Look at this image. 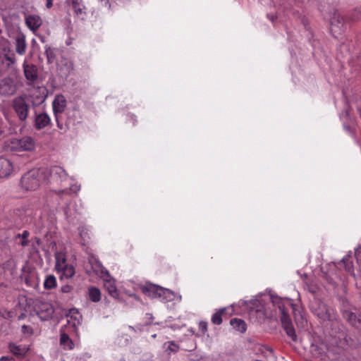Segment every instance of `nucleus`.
I'll use <instances>...</instances> for the list:
<instances>
[{
	"label": "nucleus",
	"instance_id": "6e6552de",
	"mask_svg": "<svg viewBox=\"0 0 361 361\" xmlns=\"http://www.w3.org/2000/svg\"><path fill=\"white\" fill-rule=\"evenodd\" d=\"M67 324L66 329L68 332L77 333L78 327L81 324L82 315L78 310L73 308L71 309L66 314Z\"/></svg>",
	"mask_w": 361,
	"mask_h": 361
},
{
	"label": "nucleus",
	"instance_id": "9b49d317",
	"mask_svg": "<svg viewBox=\"0 0 361 361\" xmlns=\"http://www.w3.org/2000/svg\"><path fill=\"white\" fill-rule=\"evenodd\" d=\"M312 310L322 319L331 320L333 319L331 310L322 302L315 300L311 305Z\"/></svg>",
	"mask_w": 361,
	"mask_h": 361
},
{
	"label": "nucleus",
	"instance_id": "7ed1b4c3",
	"mask_svg": "<svg viewBox=\"0 0 361 361\" xmlns=\"http://www.w3.org/2000/svg\"><path fill=\"white\" fill-rule=\"evenodd\" d=\"M92 269L99 277L102 279L104 286L109 295L114 298H117L119 295L118 291L115 281L111 277L109 271L99 262H95L92 264Z\"/></svg>",
	"mask_w": 361,
	"mask_h": 361
},
{
	"label": "nucleus",
	"instance_id": "8fccbe9b",
	"mask_svg": "<svg viewBox=\"0 0 361 361\" xmlns=\"http://www.w3.org/2000/svg\"><path fill=\"white\" fill-rule=\"evenodd\" d=\"M130 118H131L132 120H133V121H134V116H130Z\"/></svg>",
	"mask_w": 361,
	"mask_h": 361
},
{
	"label": "nucleus",
	"instance_id": "f704fd0d",
	"mask_svg": "<svg viewBox=\"0 0 361 361\" xmlns=\"http://www.w3.org/2000/svg\"><path fill=\"white\" fill-rule=\"evenodd\" d=\"M179 347L177 344H176L173 341L169 342V345L167 347L166 350L169 353H176L178 350Z\"/></svg>",
	"mask_w": 361,
	"mask_h": 361
},
{
	"label": "nucleus",
	"instance_id": "09e8293b",
	"mask_svg": "<svg viewBox=\"0 0 361 361\" xmlns=\"http://www.w3.org/2000/svg\"><path fill=\"white\" fill-rule=\"evenodd\" d=\"M4 117H5V118H6L8 121H9V119H8V116H7L6 114H4Z\"/></svg>",
	"mask_w": 361,
	"mask_h": 361
},
{
	"label": "nucleus",
	"instance_id": "cd10ccee",
	"mask_svg": "<svg viewBox=\"0 0 361 361\" xmlns=\"http://www.w3.org/2000/svg\"><path fill=\"white\" fill-rule=\"evenodd\" d=\"M230 324L234 329L239 332L243 333L246 331V324L243 319L234 318L231 320Z\"/></svg>",
	"mask_w": 361,
	"mask_h": 361
},
{
	"label": "nucleus",
	"instance_id": "1a4fd4ad",
	"mask_svg": "<svg viewBox=\"0 0 361 361\" xmlns=\"http://www.w3.org/2000/svg\"><path fill=\"white\" fill-rule=\"evenodd\" d=\"M20 277L27 286L33 288L39 287V281L37 273L35 270L30 269L29 267L24 266L22 268Z\"/></svg>",
	"mask_w": 361,
	"mask_h": 361
},
{
	"label": "nucleus",
	"instance_id": "f8f14e48",
	"mask_svg": "<svg viewBox=\"0 0 361 361\" xmlns=\"http://www.w3.org/2000/svg\"><path fill=\"white\" fill-rule=\"evenodd\" d=\"M346 27V20L338 13L334 12L331 18V30L336 34L343 32Z\"/></svg>",
	"mask_w": 361,
	"mask_h": 361
},
{
	"label": "nucleus",
	"instance_id": "2eb2a0df",
	"mask_svg": "<svg viewBox=\"0 0 361 361\" xmlns=\"http://www.w3.org/2000/svg\"><path fill=\"white\" fill-rule=\"evenodd\" d=\"M52 106L55 118H57V115L62 114L66 106L65 97L61 94L57 95L53 101Z\"/></svg>",
	"mask_w": 361,
	"mask_h": 361
},
{
	"label": "nucleus",
	"instance_id": "37998d69",
	"mask_svg": "<svg viewBox=\"0 0 361 361\" xmlns=\"http://www.w3.org/2000/svg\"><path fill=\"white\" fill-rule=\"evenodd\" d=\"M4 132H5V126H4V124L1 118L0 119V136L4 135Z\"/></svg>",
	"mask_w": 361,
	"mask_h": 361
},
{
	"label": "nucleus",
	"instance_id": "a19ab883",
	"mask_svg": "<svg viewBox=\"0 0 361 361\" xmlns=\"http://www.w3.org/2000/svg\"><path fill=\"white\" fill-rule=\"evenodd\" d=\"M22 331L23 334H32V329H31V327H30L28 326L23 325L22 326Z\"/></svg>",
	"mask_w": 361,
	"mask_h": 361
},
{
	"label": "nucleus",
	"instance_id": "dca6fc26",
	"mask_svg": "<svg viewBox=\"0 0 361 361\" xmlns=\"http://www.w3.org/2000/svg\"><path fill=\"white\" fill-rule=\"evenodd\" d=\"M66 176L68 180L61 182V179L59 178L58 181H53V183L58 184L63 188L62 190H59V191H57V192H68V190H71L74 192H77L78 191H79L80 189V186L77 184H71V178L68 176L67 174Z\"/></svg>",
	"mask_w": 361,
	"mask_h": 361
},
{
	"label": "nucleus",
	"instance_id": "f3484780",
	"mask_svg": "<svg viewBox=\"0 0 361 361\" xmlns=\"http://www.w3.org/2000/svg\"><path fill=\"white\" fill-rule=\"evenodd\" d=\"M13 171V165L10 160L0 157V178H6Z\"/></svg>",
	"mask_w": 361,
	"mask_h": 361
},
{
	"label": "nucleus",
	"instance_id": "3c124183",
	"mask_svg": "<svg viewBox=\"0 0 361 361\" xmlns=\"http://www.w3.org/2000/svg\"><path fill=\"white\" fill-rule=\"evenodd\" d=\"M119 361H126L124 359H121Z\"/></svg>",
	"mask_w": 361,
	"mask_h": 361
},
{
	"label": "nucleus",
	"instance_id": "e433bc0d",
	"mask_svg": "<svg viewBox=\"0 0 361 361\" xmlns=\"http://www.w3.org/2000/svg\"><path fill=\"white\" fill-rule=\"evenodd\" d=\"M199 330L204 334L207 331V322H200L199 323Z\"/></svg>",
	"mask_w": 361,
	"mask_h": 361
},
{
	"label": "nucleus",
	"instance_id": "9d476101",
	"mask_svg": "<svg viewBox=\"0 0 361 361\" xmlns=\"http://www.w3.org/2000/svg\"><path fill=\"white\" fill-rule=\"evenodd\" d=\"M8 348L9 352L18 359L25 357L30 350V345L16 342H10Z\"/></svg>",
	"mask_w": 361,
	"mask_h": 361
},
{
	"label": "nucleus",
	"instance_id": "de8ad7c7",
	"mask_svg": "<svg viewBox=\"0 0 361 361\" xmlns=\"http://www.w3.org/2000/svg\"><path fill=\"white\" fill-rule=\"evenodd\" d=\"M101 2H104L105 6H108V8H109L111 7V5L109 4L110 0H99Z\"/></svg>",
	"mask_w": 361,
	"mask_h": 361
},
{
	"label": "nucleus",
	"instance_id": "412c9836",
	"mask_svg": "<svg viewBox=\"0 0 361 361\" xmlns=\"http://www.w3.org/2000/svg\"><path fill=\"white\" fill-rule=\"evenodd\" d=\"M343 317L355 328H361V317L350 311H345Z\"/></svg>",
	"mask_w": 361,
	"mask_h": 361
},
{
	"label": "nucleus",
	"instance_id": "f257e3e1",
	"mask_svg": "<svg viewBox=\"0 0 361 361\" xmlns=\"http://www.w3.org/2000/svg\"><path fill=\"white\" fill-rule=\"evenodd\" d=\"M59 178L61 182L68 180L65 170L60 166H54L50 169H34L23 176L20 184L26 190H35L48 182L58 181Z\"/></svg>",
	"mask_w": 361,
	"mask_h": 361
},
{
	"label": "nucleus",
	"instance_id": "aec40b11",
	"mask_svg": "<svg viewBox=\"0 0 361 361\" xmlns=\"http://www.w3.org/2000/svg\"><path fill=\"white\" fill-rule=\"evenodd\" d=\"M142 290L149 298H159L162 287L154 284H147L142 288Z\"/></svg>",
	"mask_w": 361,
	"mask_h": 361
},
{
	"label": "nucleus",
	"instance_id": "2f4dec72",
	"mask_svg": "<svg viewBox=\"0 0 361 361\" xmlns=\"http://www.w3.org/2000/svg\"><path fill=\"white\" fill-rule=\"evenodd\" d=\"M56 286V279L54 275H49L44 281V287L46 289H51Z\"/></svg>",
	"mask_w": 361,
	"mask_h": 361
},
{
	"label": "nucleus",
	"instance_id": "5701e85b",
	"mask_svg": "<svg viewBox=\"0 0 361 361\" xmlns=\"http://www.w3.org/2000/svg\"><path fill=\"white\" fill-rule=\"evenodd\" d=\"M163 302H170L172 300H177L180 301L181 295H176L173 292L171 291L169 289L163 288L161 292L159 298Z\"/></svg>",
	"mask_w": 361,
	"mask_h": 361
},
{
	"label": "nucleus",
	"instance_id": "c756f323",
	"mask_svg": "<svg viewBox=\"0 0 361 361\" xmlns=\"http://www.w3.org/2000/svg\"><path fill=\"white\" fill-rule=\"evenodd\" d=\"M89 298L94 302H99L101 299V292L99 288L91 287L88 290Z\"/></svg>",
	"mask_w": 361,
	"mask_h": 361
},
{
	"label": "nucleus",
	"instance_id": "39448f33",
	"mask_svg": "<svg viewBox=\"0 0 361 361\" xmlns=\"http://www.w3.org/2000/svg\"><path fill=\"white\" fill-rule=\"evenodd\" d=\"M55 269L61 274V278L70 279L75 274L73 266L68 264L66 261V255L63 252L55 253Z\"/></svg>",
	"mask_w": 361,
	"mask_h": 361
},
{
	"label": "nucleus",
	"instance_id": "b1692460",
	"mask_svg": "<svg viewBox=\"0 0 361 361\" xmlns=\"http://www.w3.org/2000/svg\"><path fill=\"white\" fill-rule=\"evenodd\" d=\"M24 73L27 80L34 82L37 78V70L33 65L23 64Z\"/></svg>",
	"mask_w": 361,
	"mask_h": 361
},
{
	"label": "nucleus",
	"instance_id": "6ab92c4d",
	"mask_svg": "<svg viewBox=\"0 0 361 361\" xmlns=\"http://www.w3.org/2000/svg\"><path fill=\"white\" fill-rule=\"evenodd\" d=\"M51 123V118L47 113H41L36 115L34 121V126L37 130L44 128Z\"/></svg>",
	"mask_w": 361,
	"mask_h": 361
},
{
	"label": "nucleus",
	"instance_id": "4468645a",
	"mask_svg": "<svg viewBox=\"0 0 361 361\" xmlns=\"http://www.w3.org/2000/svg\"><path fill=\"white\" fill-rule=\"evenodd\" d=\"M25 21L27 27L32 32H35L42 24L41 17L37 14H26L25 16Z\"/></svg>",
	"mask_w": 361,
	"mask_h": 361
},
{
	"label": "nucleus",
	"instance_id": "a211bd4d",
	"mask_svg": "<svg viewBox=\"0 0 361 361\" xmlns=\"http://www.w3.org/2000/svg\"><path fill=\"white\" fill-rule=\"evenodd\" d=\"M58 70L61 77L67 78L73 70V64L71 61L63 59L59 65Z\"/></svg>",
	"mask_w": 361,
	"mask_h": 361
},
{
	"label": "nucleus",
	"instance_id": "f03ea898",
	"mask_svg": "<svg viewBox=\"0 0 361 361\" xmlns=\"http://www.w3.org/2000/svg\"><path fill=\"white\" fill-rule=\"evenodd\" d=\"M270 299L271 300L273 304L275 306H277L280 313L281 314V321L282 326L286 331L287 335L288 337H290L293 341L296 340V334L295 331L293 328L291 319L290 318L288 310H287V306L290 307L294 311L295 307L292 302V300L290 299H282L281 298H279L277 296H270Z\"/></svg>",
	"mask_w": 361,
	"mask_h": 361
},
{
	"label": "nucleus",
	"instance_id": "79ce46f5",
	"mask_svg": "<svg viewBox=\"0 0 361 361\" xmlns=\"http://www.w3.org/2000/svg\"><path fill=\"white\" fill-rule=\"evenodd\" d=\"M45 52H46L48 61H51L52 60L53 55H52L50 47L46 48Z\"/></svg>",
	"mask_w": 361,
	"mask_h": 361
},
{
	"label": "nucleus",
	"instance_id": "49530a36",
	"mask_svg": "<svg viewBox=\"0 0 361 361\" xmlns=\"http://www.w3.org/2000/svg\"><path fill=\"white\" fill-rule=\"evenodd\" d=\"M46 6L48 8H51L53 5V0H46Z\"/></svg>",
	"mask_w": 361,
	"mask_h": 361
},
{
	"label": "nucleus",
	"instance_id": "4be33fe9",
	"mask_svg": "<svg viewBox=\"0 0 361 361\" xmlns=\"http://www.w3.org/2000/svg\"><path fill=\"white\" fill-rule=\"evenodd\" d=\"M71 5L75 15L81 18L86 16V7L82 0H71Z\"/></svg>",
	"mask_w": 361,
	"mask_h": 361
},
{
	"label": "nucleus",
	"instance_id": "72a5a7b5",
	"mask_svg": "<svg viewBox=\"0 0 361 361\" xmlns=\"http://www.w3.org/2000/svg\"><path fill=\"white\" fill-rule=\"evenodd\" d=\"M361 18V8H356L351 14L350 20L355 21Z\"/></svg>",
	"mask_w": 361,
	"mask_h": 361
},
{
	"label": "nucleus",
	"instance_id": "58836bf2",
	"mask_svg": "<svg viewBox=\"0 0 361 361\" xmlns=\"http://www.w3.org/2000/svg\"><path fill=\"white\" fill-rule=\"evenodd\" d=\"M85 230L86 229L83 227L79 228L80 235L84 239V240H85L86 238H88L87 232L85 231Z\"/></svg>",
	"mask_w": 361,
	"mask_h": 361
},
{
	"label": "nucleus",
	"instance_id": "c9c22d12",
	"mask_svg": "<svg viewBox=\"0 0 361 361\" xmlns=\"http://www.w3.org/2000/svg\"><path fill=\"white\" fill-rule=\"evenodd\" d=\"M30 233L27 231H24L21 235H20L19 236L23 238V240L21 242V245L23 246H25L27 245V238H28Z\"/></svg>",
	"mask_w": 361,
	"mask_h": 361
},
{
	"label": "nucleus",
	"instance_id": "ddd939ff",
	"mask_svg": "<svg viewBox=\"0 0 361 361\" xmlns=\"http://www.w3.org/2000/svg\"><path fill=\"white\" fill-rule=\"evenodd\" d=\"M262 295H257L249 302H243L245 306L250 310V314L255 313L264 315V300Z\"/></svg>",
	"mask_w": 361,
	"mask_h": 361
},
{
	"label": "nucleus",
	"instance_id": "20e7f679",
	"mask_svg": "<svg viewBox=\"0 0 361 361\" xmlns=\"http://www.w3.org/2000/svg\"><path fill=\"white\" fill-rule=\"evenodd\" d=\"M5 148L11 152H30L35 148V141L30 136L11 138L5 142Z\"/></svg>",
	"mask_w": 361,
	"mask_h": 361
},
{
	"label": "nucleus",
	"instance_id": "a18cd8bd",
	"mask_svg": "<svg viewBox=\"0 0 361 361\" xmlns=\"http://www.w3.org/2000/svg\"><path fill=\"white\" fill-rule=\"evenodd\" d=\"M59 115H57V118H56V126L59 128L60 129H63V125L62 123H61L59 122Z\"/></svg>",
	"mask_w": 361,
	"mask_h": 361
},
{
	"label": "nucleus",
	"instance_id": "c03bdc74",
	"mask_svg": "<svg viewBox=\"0 0 361 361\" xmlns=\"http://www.w3.org/2000/svg\"><path fill=\"white\" fill-rule=\"evenodd\" d=\"M0 361H16L13 357L3 356L0 358Z\"/></svg>",
	"mask_w": 361,
	"mask_h": 361
},
{
	"label": "nucleus",
	"instance_id": "393cba45",
	"mask_svg": "<svg viewBox=\"0 0 361 361\" xmlns=\"http://www.w3.org/2000/svg\"><path fill=\"white\" fill-rule=\"evenodd\" d=\"M340 266H343L345 270L350 275L354 276V267L353 263L352 260V257L350 255L345 256L341 262L339 263Z\"/></svg>",
	"mask_w": 361,
	"mask_h": 361
},
{
	"label": "nucleus",
	"instance_id": "ea45409f",
	"mask_svg": "<svg viewBox=\"0 0 361 361\" xmlns=\"http://www.w3.org/2000/svg\"><path fill=\"white\" fill-rule=\"evenodd\" d=\"M73 288L71 286L69 285H65L61 287V291L63 293H70L72 290Z\"/></svg>",
	"mask_w": 361,
	"mask_h": 361
},
{
	"label": "nucleus",
	"instance_id": "4c0bfd02",
	"mask_svg": "<svg viewBox=\"0 0 361 361\" xmlns=\"http://www.w3.org/2000/svg\"><path fill=\"white\" fill-rule=\"evenodd\" d=\"M355 255L357 259V264L361 267V247H358L355 249Z\"/></svg>",
	"mask_w": 361,
	"mask_h": 361
},
{
	"label": "nucleus",
	"instance_id": "bb28decb",
	"mask_svg": "<svg viewBox=\"0 0 361 361\" xmlns=\"http://www.w3.org/2000/svg\"><path fill=\"white\" fill-rule=\"evenodd\" d=\"M60 343L64 349L72 350L74 344L69 336L66 332L61 333Z\"/></svg>",
	"mask_w": 361,
	"mask_h": 361
},
{
	"label": "nucleus",
	"instance_id": "423d86ee",
	"mask_svg": "<svg viewBox=\"0 0 361 361\" xmlns=\"http://www.w3.org/2000/svg\"><path fill=\"white\" fill-rule=\"evenodd\" d=\"M11 106L18 119L22 122L25 121L28 117L30 109V105L25 98L22 96L14 98Z\"/></svg>",
	"mask_w": 361,
	"mask_h": 361
},
{
	"label": "nucleus",
	"instance_id": "a878e982",
	"mask_svg": "<svg viewBox=\"0 0 361 361\" xmlns=\"http://www.w3.org/2000/svg\"><path fill=\"white\" fill-rule=\"evenodd\" d=\"M25 37L23 35L18 36L16 39V50L20 55H23L26 51Z\"/></svg>",
	"mask_w": 361,
	"mask_h": 361
},
{
	"label": "nucleus",
	"instance_id": "c85d7f7f",
	"mask_svg": "<svg viewBox=\"0 0 361 361\" xmlns=\"http://www.w3.org/2000/svg\"><path fill=\"white\" fill-rule=\"evenodd\" d=\"M329 269L331 270V271L329 273L324 272V277L326 279V280L330 283H336V280L340 277L336 273L334 272V270L336 268V264L334 263L330 264H329Z\"/></svg>",
	"mask_w": 361,
	"mask_h": 361
},
{
	"label": "nucleus",
	"instance_id": "473e14b6",
	"mask_svg": "<svg viewBox=\"0 0 361 361\" xmlns=\"http://www.w3.org/2000/svg\"><path fill=\"white\" fill-rule=\"evenodd\" d=\"M255 350L257 352H261L262 354H264V355H266V354H269V355L272 354V351L264 345H256Z\"/></svg>",
	"mask_w": 361,
	"mask_h": 361
},
{
	"label": "nucleus",
	"instance_id": "7c9ffc66",
	"mask_svg": "<svg viewBox=\"0 0 361 361\" xmlns=\"http://www.w3.org/2000/svg\"><path fill=\"white\" fill-rule=\"evenodd\" d=\"M227 310L226 307L221 308L213 314L212 317V322L214 324L219 325L222 323V314Z\"/></svg>",
	"mask_w": 361,
	"mask_h": 361
},
{
	"label": "nucleus",
	"instance_id": "0eeeda50",
	"mask_svg": "<svg viewBox=\"0 0 361 361\" xmlns=\"http://www.w3.org/2000/svg\"><path fill=\"white\" fill-rule=\"evenodd\" d=\"M34 311L41 320L47 321L52 317L54 309L50 302L37 300L34 303Z\"/></svg>",
	"mask_w": 361,
	"mask_h": 361
}]
</instances>
